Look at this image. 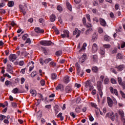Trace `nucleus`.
Masks as SVG:
<instances>
[{
    "instance_id": "f257e3e1",
    "label": "nucleus",
    "mask_w": 125,
    "mask_h": 125,
    "mask_svg": "<svg viewBox=\"0 0 125 125\" xmlns=\"http://www.w3.org/2000/svg\"><path fill=\"white\" fill-rule=\"evenodd\" d=\"M105 118H110V119L114 122L115 121V113L114 112L107 113L105 115Z\"/></svg>"
},
{
    "instance_id": "f03ea898",
    "label": "nucleus",
    "mask_w": 125,
    "mask_h": 125,
    "mask_svg": "<svg viewBox=\"0 0 125 125\" xmlns=\"http://www.w3.org/2000/svg\"><path fill=\"white\" fill-rule=\"evenodd\" d=\"M85 86L86 88H88L89 87V90H92V89H93V86L90 80H88L86 82Z\"/></svg>"
},
{
    "instance_id": "7ed1b4c3",
    "label": "nucleus",
    "mask_w": 125,
    "mask_h": 125,
    "mask_svg": "<svg viewBox=\"0 0 125 125\" xmlns=\"http://www.w3.org/2000/svg\"><path fill=\"white\" fill-rule=\"evenodd\" d=\"M42 45H44V46L51 45L52 44V42L51 41H42L40 42Z\"/></svg>"
},
{
    "instance_id": "20e7f679",
    "label": "nucleus",
    "mask_w": 125,
    "mask_h": 125,
    "mask_svg": "<svg viewBox=\"0 0 125 125\" xmlns=\"http://www.w3.org/2000/svg\"><path fill=\"white\" fill-rule=\"evenodd\" d=\"M97 87L100 97H102V96H103V92H102V89L101 88V83L100 82H98Z\"/></svg>"
},
{
    "instance_id": "39448f33",
    "label": "nucleus",
    "mask_w": 125,
    "mask_h": 125,
    "mask_svg": "<svg viewBox=\"0 0 125 125\" xmlns=\"http://www.w3.org/2000/svg\"><path fill=\"white\" fill-rule=\"evenodd\" d=\"M118 81L120 85H121L123 88L124 89H125V81L123 82V80H122V78L121 77H118Z\"/></svg>"
},
{
    "instance_id": "423d86ee",
    "label": "nucleus",
    "mask_w": 125,
    "mask_h": 125,
    "mask_svg": "<svg viewBox=\"0 0 125 125\" xmlns=\"http://www.w3.org/2000/svg\"><path fill=\"white\" fill-rule=\"evenodd\" d=\"M9 59L10 61L13 62L14 61H15L16 59H17V57L16 56V55L14 54H12L9 56Z\"/></svg>"
},
{
    "instance_id": "0eeeda50",
    "label": "nucleus",
    "mask_w": 125,
    "mask_h": 125,
    "mask_svg": "<svg viewBox=\"0 0 125 125\" xmlns=\"http://www.w3.org/2000/svg\"><path fill=\"white\" fill-rule=\"evenodd\" d=\"M98 49V46L96 43H94L92 47V53H95L97 52V50Z\"/></svg>"
},
{
    "instance_id": "6e6552de",
    "label": "nucleus",
    "mask_w": 125,
    "mask_h": 125,
    "mask_svg": "<svg viewBox=\"0 0 125 125\" xmlns=\"http://www.w3.org/2000/svg\"><path fill=\"white\" fill-rule=\"evenodd\" d=\"M107 104L109 107H112L113 106V101L112 100V99H111L110 97H107Z\"/></svg>"
},
{
    "instance_id": "1a4fd4ad",
    "label": "nucleus",
    "mask_w": 125,
    "mask_h": 125,
    "mask_svg": "<svg viewBox=\"0 0 125 125\" xmlns=\"http://www.w3.org/2000/svg\"><path fill=\"white\" fill-rule=\"evenodd\" d=\"M87 59V58L86 57V54H84L83 55L82 57L80 58V60L81 62V63H83V62H84Z\"/></svg>"
},
{
    "instance_id": "9d476101",
    "label": "nucleus",
    "mask_w": 125,
    "mask_h": 125,
    "mask_svg": "<svg viewBox=\"0 0 125 125\" xmlns=\"http://www.w3.org/2000/svg\"><path fill=\"white\" fill-rule=\"evenodd\" d=\"M100 22L101 25H102V26H103L104 27L106 26L107 25V23H106V21H105V20L102 18L100 19Z\"/></svg>"
},
{
    "instance_id": "9b49d317",
    "label": "nucleus",
    "mask_w": 125,
    "mask_h": 125,
    "mask_svg": "<svg viewBox=\"0 0 125 125\" xmlns=\"http://www.w3.org/2000/svg\"><path fill=\"white\" fill-rule=\"evenodd\" d=\"M61 36L63 38L69 37V31L68 30H64L63 34H62Z\"/></svg>"
},
{
    "instance_id": "f8f14e48",
    "label": "nucleus",
    "mask_w": 125,
    "mask_h": 125,
    "mask_svg": "<svg viewBox=\"0 0 125 125\" xmlns=\"http://www.w3.org/2000/svg\"><path fill=\"white\" fill-rule=\"evenodd\" d=\"M87 46L86 43H84L81 49L79 50V52H83L85 50V47Z\"/></svg>"
},
{
    "instance_id": "ddd939ff",
    "label": "nucleus",
    "mask_w": 125,
    "mask_h": 125,
    "mask_svg": "<svg viewBox=\"0 0 125 125\" xmlns=\"http://www.w3.org/2000/svg\"><path fill=\"white\" fill-rule=\"evenodd\" d=\"M79 28H75L74 30L73 31V35L74 36H76V35H76V38H79Z\"/></svg>"
},
{
    "instance_id": "4468645a",
    "label": "nucleus",
    "mask_w": 125,
    "mask_h": 125,
    "mask_svg": "<svg viewBox=\"0 0 125 125\" xmlns=\"http://www.w3.org/2000/svg\"><path fill=\"white\" fill-rule=\"evenodd\" d=\"M19 8L21 12H22L24 15H25V14H26V11H25V9H24V6L21 4L19 5Z\"/></svg>"
},
{
    "instance_id": "2eb2a0df",
    "label": "nucleus",
    "mask_w": 125,
    "mask_h": 125,
    "mask_svg": "<svg viewBox=\"0 0 125 125\" xmlns=\"http://www.w3.org/2000/svg\"><path fill=\"white\" fill-rule=\"evenodd\" d=\"M34 30H35V32H36V33H43V32H44V31L43 29H41V28L38 27H35Z\"/></svg>"
},
{
    "instance_id": "dca6fc26",
    "label": "nucleus",
    "mask_w": 125,
    "mask_h": 125,
    "mask_svg": "<svg viewBox=\"0 0 125 125\" xmlns=\"http://www.w3.org/2000/svg\"><path fill=\"white\" fill-rule=\"evenodd\" d=\"M7 72H10V74H12V66L10 64H8L7 66Z\"/></svg>"
},
{
    "instance_id": "f3484780",
    "label": "nucleus",
    "mask_w": 125,
    "mask_h": 125,
    "mask_svg": "<svg viewBox=\"0 0 125 125\" xmlns=\"http://www.w3.org/2000/svg\"><path fill=\"white\" fill-rule=\"evenodd\" d=\"M115 68H116L118 71H121L124 70V65H120L118 66L115 67Z\"/></svg>"
},
{
    "instance_id": "a211bd4d",
    "label": "nucleus",
    "mask_w": 125,
    "mask_h": 125,
    "mask_svg": "<svg viewBox=\"0 0 125 125\" xmlns=\"http://www.w3.org/2000/svg\"><path fill=\"white\" fill-rule=\"evenodd\" d=\"M56 90H63V85L59 84L58 86L56 88Z\"/></svg>"
},
{
    "instance_id": "6ab92c4d",
    "label": "nucleus",
    "mask_w": 125,
    "mask_h": 125,
    "mask_svg": "<svg viewBox=\"0 0 125 125\" xmlns=\"http://www.w3.org/2000/svg\"><path fill=\"white\" fill-rule=\"evenodd\" d=\"M70 77L68 76H65L64 78V82L65 83H68L70 82V79H69Z\"/></svg>"
},
{
    "instance_id": "aec40b11",
    "label": "nucleus",
    "mask_w": 125,
    "mask_h": 125,
    "mask_svg": "<svg viewBox=\"0 0 125 125\" xmlns=\"http://www.w3.org/2000/svg\"><path fill=\"white\" fill-rule=\"evenodd\" d=\"M56 18V17L55 16V15H51L50 16V21L51 22H54V21H55Z\"/></svg>"
},
{
    "instance_id": "412c9836",
    "label": "nucleus",
    "mask_w": 125,
    "mask_h": 125,
    "mask_svg": "<svg viewBox=\"0 0 125 125\" xmlns=\"http://www.w3.org/2000/svg\"><path fill=\"white\" fill-rule=\"evenodd\" d=\"M30 93L32 94V96H36L37 95V91L35 90H31L30 91Z\"/></svg>"
},
{
    "instance_id": "4be33fe9",
    "label": "nucleus",
    "mask_w": 125,
    "mask_h": 125,
    "mask_svg": "<svg viewBox=\"0 0 125 125\" xmlns=\"http://www.w3.org/2000/svg\"><path fill=\"white\" fill-rule=\"evenodd\" d=\"M92 70L93 72H94V73H98V67H97V66H94L92 68Z\"/></svg>"
},
{
    "instance_id": "5701e85b",
    "label": "nucleus",
    "mask_w": 125,
    "mask_h": 125,
    "mask_svg": "<svg viewBox=\"0 0 125 125\" xmlns=\"http://www.w3.org/2000/svg\"><path fill=\"white\" fill-rule=\"evenodd\" d=\"M66 6H67L68 9H69V10H70V11H72V6L70 4V3L66 2Z\"/></svg>"
},
{
    "instance_id": "b1692460",
    "label": "nucleus",
    "mask_w": 125,
    "mask_h": 125,
    "mask_svg": "<svg viewBox=\"0 0 125 125\" xmlns=\"http://www.w3.org/2000/svg\"><path fill=\"white\" fill-rule=\"evenodd\" d=\"M62 113H60L57 115V118H60L61 121H63V120H64V117L62 116Z\"/></svg>"
},
{
    "instance_id": "393cba45",
    "label": "nucleus",
    "mask_w": 125,
    "mask_h": 125,
    "mask_svg": "<svg viewBox=\"0 0 125 125\" xmlns=\"http://www.w3.org/2000/svg\"><path fill=\"white\" fill-rule=\"evenodd\" d=\"M118 114H119V115L121 116L122 118H124V117H125V113H124V111L123 110H119Z\"/></svg>"
},
{
    "instance_id": "a878e982",
    "label": "nucleus",
    "mask_w": 125,
    "mask_h": 125,
    "mask_svg": "<svg viewBox=\"0 0 125 125\" xmlns=\"http://www.w3.org/2000/svg\"><path fill=\"white\" fill-rule=\"evenodd\" d=\"M71 90H72V88H71V87H70L69 86H66L65 88V91L66 92L69 93V92H71Z\"/></svg>"
},
{
    "instance_id": "bb28decb",
    "label": "nucleus",
    "mask_w": 125,
    "mask_h": 125,
    "mask_svg": "<svg viewBox=\"0 0 125 125\" xmlns=\"http://www.w3.org/2000/svg\"><path fill=\"white\" fill-rule=\"evenodd\" d=\"M14 5V2L13 1H10L8 3V6L9 7H12Z\"/></svg>"
},
{
    "instance_id": "cd10ccee",
    "label": "nucleus",
    "mask_w": 125,
    "mask_h": 125,
    "mask_svg": "<svg viewBox=\"0 0 125 125\" xmlns=\"http://www.w3.org/2000/svg\"><path fill=\"white\" fill-rule=\"evenodd\" d=\"M100 52L102 55H104L105 54V48H101L100 49Z\"/></svg>"
},
{
    "instance_id": "c85d7f7f",
    "label": "nucleus",
    "mask_w": 125,
    "mask_h": 125,
    "mask_svg": "<svg viewBox=\"0 0 125 125\" xmlns=\"http://www.w3.org/2000/svg\"><path fill=\"white\" fill-rule=\"evenodd\" d=\"M28 37H29V36L27 34L23 35L22 37L23 41H26L27 39H28Z\"/></svg>"
},
{
    "instance_id": "c756f323",
    "label": "nucleus",
    "mask_w": 125,
    "mask_h": 125,
    "mask_svg": "<svg viewBox=\"0 0 125 125\" xmlns=\"http://www.w3.org/2000/svg\"><path fill=\"white\" fill-rule=\"evenodd\" d=\"M117 57L118 58V59H123V55H122V54L119 53L117 55Z\"/></svg>"
},
{
    "instance_id": "7c9ffc66",
    "label": "nucleus",
    "mask_w": 125,
    "mask_h": 125,
    "mask_svg": "<svg viewBox=\"0 0 125 125\" xmlns=\"http://www.w3.org/2000/svg\"><path fill=\"white\" fill-rule=\"evenodd\" d=\"M39 22L42 24V25H44V20H43L42 18H41L39 20Z\"/></svg>"
},
{
    "instance_id": "2f4dec72",
    "label": "nucleus",
    "mask_w": 125,
    "mask_h": 125,
    "mask_svg": "<svg viewBox=\"0 0 125 125\" xmlns=\"http://www.w3.org/2000/svg\"><path fill=\"white\" fill-rule=\"evenodd\" d=\"M57 9L60 12H61V11H62V10H63V9L62 8V7L60 5H59V6H57Z\"/></svg>"
},
{
    "instance_id": "473e14b6",
    "label": "nucleus",
    "mask_w": 125,
    "mask_h": 125,
    "mask_svg": "<svg viewBox=\"0 0 125 125\" xmlns=\"http://www.w3.org/2000/svg\"><path fill=\"white\" fill-rule=\"evenodd\" d=\"M93 41H96L97 40V35L96 34H93L92 35Z\"/></svg>"
},
{
    "instance_id": "72a5a7b5",
    "label": "nucleus",
    "mask_w": 125,
    "mask_h": 125,
    "mask_svg": "<svg viewBox=\"0 0 125 125\" xmlns=\"http://www.w3.org/2000/svg\"><path fill=\"white\" fill-rule=\"evenodd\" d=\"M31 40L29 38H28L26 40L25 43H28V44H31Z\"/></svg>"
},
{
    "instance_id": "f704fd0d",
    "label": "nucleus",
    "mask_w": 125,
    "mask_h": 125,
    "mask_svg": "<svg viewBox=\"0 0 125 125\" xmlns=\"http://www.w3.org/2000/svg\"><path fill=\"white\" fill-rule=\"evenodd\" d=\"M62 54V52L61 51H58L56 52V55L57 56H60Z\"/></svg>"
},
{
    "instance_id": "c9c22d12",
    "label": "nucleus",
    "mask_w": 125,
    "mask_h": 125,
    "mask_svg": "<svg viewBox=\"0 0 125 125\" xmlns=\"http://www.w3.org/2000/svg\"><path fill=\"white\" fill-rule=\"evenodd\" d=\"M104 47L105 48H110L111 47V45L109 44H105L104 45Z\"/></svg>"
},
{
    "instance_id": "e433bc0d",
    "label": "nucleus",
    "mask_w": 125,
    "mask_h": 125,
    "mask_svg": "<svg viewBox=\"0 0 125 125\" xmlns=\"http://www.w3.org/2000/svg\"><path fill=\"white\" fill-rule=\"evenodd\" d=\"M12 92L14 94H16L18 92V88H15V89H13Z\"/></svg>"
},
{
    "instance_id": "4c0bfd02",
    "label": "nucleus",
    "mask_w": 125,
    "mask_h": 125,
    "mask_svg": "<svg viewBox=\"0 0 125 125\" xmlns=\"http://www.w3.org/2000/svg\"><path fill=\"white\" fill-rule=\"evenodd\" d=\"M52 59L51 58H48V59H46V60H45L44 61V62L46 63H47L49 62H50V61H51Z\"/></svg>"
},
{
    "instance_id": "58836bf2",
    "label": "nucleus",
    "mask_w": 125,
    "mask_h": 125,
    "mask_svg": "<svg viewBox=\"0 0 125 125\" xmlns=\"http://www.w3.org/2000/svg\"><path fill=\"white\" fill-rule=\"evenodd\" d=\"M54 29H55V33L56 34V35H58L59 34V31L58 30V29H57L56 27H54Z\"/></svg>"
},
{
    "instance_id": "ea45409f",
    "label": "nucleus",
    "mask_w": 125,
    "mask_h": 125,
    "mask_svg": "<svg viewBox=\"0 0 125 125\" xmlns=\"http://www.w3.org/2000/svg\"><path fill=\"white\" fill-rule=\"evenodd\" d=\"M111 83H113V84H115V83H117V81L115 79L112 78L111 79Z\"/></svg>"
},
{
    "instance_id": "a19ab883",
    "label": "nucleus",
    "mask_w": 125,
    "mask_h": 125,
    "mask_svg": "<svg viewBox=\"0 0 125 125\" xmlns=\"http://www.w3.org/2000/svg\"><path fill=\"white\" fill-rule=\"evenodd\" d=\"M5 84L6 85H7V86H8V85H10V84H11V82L9 81H6Z\"/></svg>"
},
{
    "instance_id": "79ce46f5",
    "label": "nucleus",
    "mask_w": 125,
    "mask_h": 125,
    "mask_svg": "<svg viewBox=\"0 0 125 125\" xmlns=\"http://www.w3.org/2000/svg\"><path fill=\"white\" fill-rule=\"evenodd\" d=\"M92 31V28H89V29H87L85 32V35H89V33H90L89 31Z\"/></svg>"
},
{
    "instance_id": "37998d69",
    "label": "nucleus",
    "mask_w": 125,
    "mask_h": 125,
    "mask_svg": "<svg viewBox=\"0 0 125 125\" xmlns=\"http://www.w3.org/2000/svg\"><path fill=\"white\" fill-rule=\"evenodd\" d=\"M108 83H109V79L106 78V79H104V84H108Z\"/></svg>"
},
{
    "instance_id": "c03bdc74",
    "label": "nucleus",
    "mask_w": 125,
    "mask_h": 125,
    "mask_svg": "<svg viewBox=\"0 0 125 125\" xmlns=\"http://www.w3.org/2000/svg\"><path fill=\"white\" fill-rule=\"evenodd\" d=\"M36 75H37V72L36 71H33L31 74L32 78H34V77H35Z\"/></svg>"
},
{
    "instance_id": "a18cd8bd",
    "label": "nucleus",
    "mask_w": 125,
    "mask_h": 125,
    "mask_svg": "<svg viewBox=\"0 0 125 125\" xmlns=\"http://www.w3.org/2000/svg\"><path fill=\"white\" fill-rule=\"evenodd\" d=\"M6 117L4 115H0V121H2L3 120H4V119L6 118Z\"/></svg>"
},
{
    "instance_id": "49530a36",
    "label": "nucleus",
    "mask_w": 125,
    "mask_h": 125,
    "mask_svg": "<svg viewBox=\"0 0 125 125\" xmlns=\"http://www.w3.org/2000/svg\"><path fill=\"white\" fill-rule=\"evenodd\" d=\"M57 77V75L56 74H52L51 78H52V80H55V79H56Z\"/></svg>"
},
{
    "instance_id": "de8ad7c7",
    "label": "nucleus",
    "mask_w": 125,
    "mask_h": 125,
    "mask_svg": "<svg viewBox=\"0 0 125 125\" xmlns=\"http://www.w3.org/2000/svg\"><path fill=\"white\" fill-rule=\"evenodd\" d=\"M115 94L117 96L119 95V94L118 93V90L116 89H114L113 90V94Z\"/></svg>"
},
{
    "instance_id": "09e8293b",
    "label": "nucleus",
    "mask_w": 125,
    "mask_h": 125,
    "mask_svg": "<svg viewBox=\"0 0 125 125\" xmlns=\"http://www.w3.org/2000/svg\"><path fill=\"white\" fill-rule=\"evenodd\" d=\"M123 98H125V94L122 90L120 91Z\"/></svg>"
},
{
    "instance_id": "8fccbe9b",
    "label": "nucleus",
    "mask_w": 125,
    "mask_h": 125,
    "mask_svg": "<svg viewBox=\"0 0 125 125\" xmlns=\"http://www.w3.org/2000/svg\"><path fill=\"white\" fill-rule=\"evenodd\" d=\"M28 54H29L26 52H24L22 53V55L23 56H24V57H26V56H28Z\"/></svg>"
},
{
    "instance_id": "3c124183",
    "label": "nucleus",
    "mask_w": 125,
    "mask_h": 125,
    "mask_svg": "<svg viewBox=\"0 0 125 125\" xmlns=\"http://www.w3.org/2000/svg\"><path fill=\"white\" fill-rule=\"evenodd\" d=\"M109 89H110L111 93H112V94H114V90H113V87L110 86L109 87Z\"/></svg>"
},
{
    "instance_id": "603ef678",
    "label": "nucleus",
    "mask_w": 125,
    "mask_h": 125,
    "mask_svg": "<svg viewBox=\"0 0 125 125\" xmlns=\"http://www.w3.org/2000/svg\"><path fill=\"white\" fill-rule=\"evenodd\" d=\"M24 63H25V62L23 61H20L19 62L20 66H23V65H24Z\"/></svg>"
},
{
    "instance_id": "864d4df0",
    "label": "nucleus",
    "mask_w": 125,
    "mask_h": 125,
    "mask_svg": "<svg viewBox=\"0 0 125 125\" xmlns=\"http://www.w3.org/2000/svg\"><path fill=\"white\" fill-rule=\"evenodd\" d=\"M25 82V78H21V84H23Z\"/></svg>"
},
{
    "instance_id": "5fc2aeb1",
    "label": "nucleus",
    "mask_w": 125,
    "mask_h": 125,
    "mask_svg": "<svg viewBox=\"0 0 125 125\" xmlns=\"http://www.w3.org/2000/svg\"><path fill=\"white\" fill-rule=\"evenodd\" d=\"M110 70L111 71L112 73H114V74H117V71H116L115 69L111 68Z\"/></svg>"
},
{
    "instance_id": "6e6d98bb",
    "label": "nucleus",
    "mask_w": 125,
    "mask_h": 125,
    "mask_svg": "<svg viewBox=\"0 0 125 125\" xmlns=\"http://www.w3.org/2000/svg\"><path fill=\"white\" fill-rule=\"evenodd\" d=\"M41 85H44V84H45V81H44V80H42L41 81Z\"/></svg>"
},
{
    "instance_id": "4d7b16f0",
    "label": "nucleus",
    "mask_w": 125,
    "mask_h": 125,
    "mask_svg": "<svg viewBox=\"0 0 125 125\" xmlns=\"http://www.w3.org/2000/svg\"><path fill=\"white\" fill-rule=\"evenodd\" d=\"M0 13H1V14H4L5 13V10L4 9H0Z\"/></svg>"
},
{
    "instance_id": "13d9d810",
    "label": "nucleus",
    "mask_w": 125,
    "mask_h": 125,
    "mask_svg": "<svg viewBox=\"0 0 125 125\" xmlns=\"http://www.w3.org/2000/svg\"><path fill=\"white\" fill-rule=\"evenodd\" d=\"M25 71H26V68L22 69L20 71V73H21L22 74H25Z\"/></svg>"
},
{
    "instance_id": "bf43d9fd",
    "label": "nucleus",
    "mask_w": 125,
    "mask_h": 125,
    "mask_svg": "<svg viewBox=\"0 0 125 125\" xmlns=\"http://www.w3.org/2000/svg\"><path fill=\"white\" fill-rule=\"evenodd\" d=\"M70 116L72 117V118H76V115H75V113L74 112H71L70 113Z\"/></svg>"
},
{
    "instance_id": "052dcab7",
    "label": "nucleus",
    "mask_w": 125,
    "mask_h": 125,
    "mask_svg": "<svg viewBox=\"0 0 125 125\" xmlns=\"http://www.w3.org/2000/svg\"><path fill=\"white\" fill-rule=\"evenodd\" d=\"M50 65H51V66H53V67L56 66V63H55V62H50Z\"/></svg>"
},
{
    "instance_id": "680f3d73",
    "label": "nucleus",
    "mask_w": 125,
    "mask_h": 125,
    "mask_svg": "<svg viewBox=\"0 0 125 125\" xmlns=\"http://www.w3.org/2000/svg\"><path fill=\"white\" fill-rule=\"evenodd\" d=\"M93 5L94 6H97V5H98V2L97 1H94Z\"/></svg>"
},
{
    "instance_id": "e2e57ef3",
    "label": "nucleus",
    "mask_w": 125,
    "mask_h": 125,
    "mask_svg": "<svg viewBox=\"0 0 125 125\" xmlns=\"http://www.w3.org/2000/svg\"><path fill=\"white\" fill-rule=\"evenodd\" d=\"M93 59L94 61H96V60L97 59V55H95L93 56Z\"/></svg>"
},
{
    "instance_id": "0e129e2a",
    "label": "nucleus",
    "mask_w": 125,
    "mask_h": 125,
    "mask_svg": "<svg viewBox=\"0 0 125 125\" xmlns=\"http://www.w3.org/2000/svg\"><path fill=\"white\" fill-rule=\"evenodd\" d=\"M99 33L100 34H102V33H103V29H102V28H99Z\"/></svg>"
},
{
    "instance_id": "69168bd1",
    "label": "nucleus",
    "mask_w": 125,
    "mask_h": 125,
    "mask_svg": "<svg viewBox=\"0 0 125 125\" xmlns=\"http://www.w3.org/2000/svg\"><path fill=\"white\" fill-rule=\"evenodd\" d=\"M92 94L93 95H95V94H96V89H94V90H92Z\"/></svg>"
},
{
    "instance_id": "338daca9",
    "label": "nucleus",
    "mask_w": 125,
    "mask_h": 125,
    "mask_svg": "<svg viewBox=\"0 0 125 125\" xmlns=\"http://www.w3.org/2000/svg\"><path fill=\"white\" fill-rule=\"evenodd\" d=\"M110 17H111V18H115V16L114 15V13H110Z\"/></svg>"
},
{
    "instance_id": "774afa93",
    "label": "nucleus",
    "mask_w": 125,
    "mask_h": 125,
    "mask_svg": "<svg viewBox=\"0 0 125 125\" xmlns=\"http://www.w3.org/2000/svg\"><path fill=\"white\" fill-rule=\"evenodd\" d=\"M125 47V42L122 43L121 46V48H124V47Z\"/></svg>"
}]
</instances>
